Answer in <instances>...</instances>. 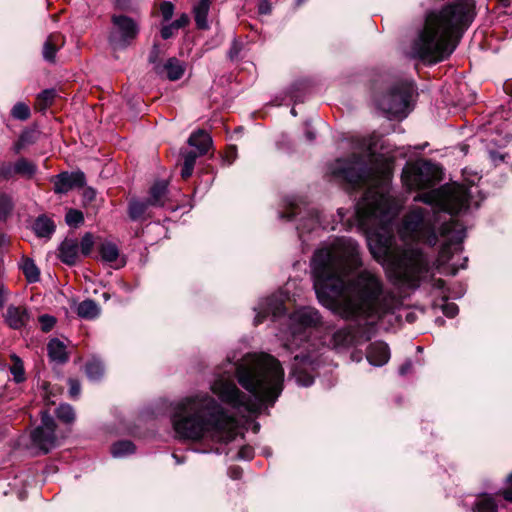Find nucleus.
<instances>
[{
  "label": "nucleus",
  "instance_id": "nucleus-50",
  "mask_svg": "<svg viewBox=\"0 0 512 512\" xmlns=\"http://www.w3.org/2000/svg\"><path fill=\"white\" fill-rule=\"evenodd\" d=\"M160 54H161L160 46L157 43H154L150 50L149 56H148L149 62L151 64H153L154 66L157 64H161L159 62Z\"/></svg>",
  "mask_w": 512,
  "mask_h": 512
},
{
  "label": "nucleus",
  "instance_id": "nucleus-32",
  "mask_svg": "<svg viewBox=\"0 0 512 512\" xmlns=\"http://www.w3.org/2000/svg\"><path fill=\"white\" fill-rule=\"evenodd\" d=\"M183 165L181 168V176L183 179L189 178L194 170L196 159L201 156L196 151H184L182 152Z\"/></svg>",
  "mask_w": 512,
  "mask_h": 512
},
{
  "label": "nucleus",
  "instance_id": "nucleus-7",
  "mask_svg": "<svg viewBox=\"0 0 512 512\" xmlns=\"http://www.w3.org/2000/svg\"><path fill=\"white\" fill-rule=\"evenodd\" d=\"M322 321L319 311L313 307H301L287 318V330L283 332V346L287 350L304 347L308 350L309 337L312 329L317 328Z\"/></svg>",
  "mask_w": 512,
  "mask_h": 512
},
{
  "label": "nucleus",
  "instance_id": "nucleus-35",
  "mask_svg": "<svg viewBox=\"0 0 512 512\" xmlns=\"http://www.w3.org/2000/svg\"><path fill=\"white\" fill-rule=\"evenodd\" d=\"M21 269L29 283H35L40 278V271L34 261L30 258L23 259Z\"/></svg>",
  "mask_w": 512,
  "mask_h": 512
},
{
  "label": "nucleus",
  "instance_id": "nucleus-5",
  "mask_svg": "<svg viewBox=\"0 0 512 512\" xmlns=\"http://www.w3.org/2000/svg\"><path fill=\"white\" fill-rule=\"evenodd\" d=\"M470 12V7L463 3H450L427 12L424 25L411 44L409 57L430 64L448 59L472 21Z\"/></svg>",
  "mask_w": 512,
  "mask_h": 512
},
{
  "label": "nucleus",
  "instance_id": "nucleus-23",
  "mask_svg": "<svg viewBox=\"0 0 512 512\" xmlns=\"http://www.w3.org/2000/svg\"><path fill=\"white\" fill-rule=\"evenodd\" d=\"M212 0H199L193 7V16L196 27L201 30L209 28L208 14Z\"/></svg>",
  "mask_w": 512,
  "mask_h": 512
},
{
  "label": "nucleus",
  "instance_id": "nucleus-34",
  "mask_svg": "<svg viewBox=\"0 0 512 512\" xmlns=\"http://www.w3.org/2000/svg\"><path fill=\"white\" fill-rule=\"evenodd\" d=\"M85 372L89 380L98 381L104 375V365L98 359H92L85 365Z\"/></svg>",
  "mask_w": 512,
  "mask_h": 512
},
{
  "label": "nucleus",
  "instance_id": "nucleus-10",
  "mask_svg": "<svg viewBox=\"0 0 512 512\" xmlns=\"http://www.w3.org/2000/svg\"><path fill=\"white\" fill-rule=\"evenodd\" d=\"M285 205L287 211L280 212L279 218L291 221L301 216L296 226L299 238L302 237L304 232H312L321 226L319 212L313 208H308L305 203L296 197H287L285 199Z\"/></svg>",
  "mask_w": 512,
  "mask_h": 512
},
{
  "label": "nucleus",
  "instance_id": "nucleus-4",
  "mask_svg": "<svg viewBox=\"0 0 512 512\" xmlns=\"http://www.w3.org/2000/svg\"><path fill=\"white\" fill-rule=\"evenodd\" d=\"M235 372L238 383L250 396L226 378L216 379L211 390L221 402L239 412L260 413L265 405H274L282 393L284 370L279 360L269 354L249 356L243 363L235 364Z\"/></svg>",
  "mask_w": 512,
  "mask_h": 512
},
{
  "label": "nucleus",
  "instance_id": "nucleus-38",
  "mask_svg": "<svg viewBox=\"0 0 512 512\" xmlns=\"http://www.w3.org/2000/svg\"><path fill=\"white\" fill-rule=\"evenodd\" d=\"M57 418L67 424L72 423L75 420V412L71 405L69 404H61L56 409Z\"/></svg>",
  "mask_w": 512,
  "mask_h": 512
},
{
  "label": "nucleus",
  "instance_id": "nucleus-31",
  "mask_svg": "<svg viewBox=\"0 0 512 512\" xmlns=\"http://www.w3.org/2000/svg\"><path fill=\"white\" fill-rule=\"evenodd\" d=\"M14 171L16 175L32 178L37 172V166L26 158H19L14 163Z\"/></svg>",
  "mask_w": 512,
  "mask_h": 512
},
{
  "label": "nucleus",
  "instance_id": "nucleus-44",
  "mask_svg": "<svg viewBox=\"0 0 512 512\" xmlns=\"http://www.w3.org/2000/svg\"><path fill=\"white\" fill-rule=\"evenodd\" d=\"M242 47H243L242 43L239 40H237L236 38H234L231 43V46L227 52L228 58L231 61L238 60V58L240 56V52L242 50Z\"/></svg>",
  "mask_w": 512,
  "mask_h": 512
},
{
  "label": "nucleus",
  "instance_id": "nucleus-41",
  "mask_svg": "<svg viewBox=\"0 0 512 512\" xmlns=\"http://www.w3.org/2000/svg\"><path fill=\"white\" fill-rule=\"evenodd\" d=\"M11 198L6 194H0V220L4 221L12 211Z\"/></svg>",
  "mask_w": 512,
  "mask_h": 512
},
{
  "label": "nucleus",
  "instance_id": "nucleus-64",
  "mask_svg": "<svg viewBox=\"0 0 512 512\" xmlns=\"http://www.w3.org/2000/svg\"><path fill=\"white\" fill-rule=\"evenodd\" d=\"M351 359H352L353 361H355V362H359V361H361L362 357H361V355H360V353H359V352H353V353L351 354Z\"/></svg>",
  "mask_w": 512,
  "mask_h": 512
},
{
  "label": "nucleus",
  "instance_id": "nucleus-29",
  "mask_svg": "<svg viewBox=\"0 0 512 512\" xmlns=\"http://www.w3.org/2000/svg\"><path fill=\"white\" fill-rule=\"evenodd\" d=\"M98 252L104 262H114L119 257V249L117 245L110 241L102 242L98 246Z\"/></svg>",
  "mask_w": 512,
  "mask_h": 512
},
{
  "label": "nucleus",
  "instance_id": "nucleus-57",
  "mask_svg": "<svg viewBox=\"0 0 512 512\" xmlns=\"http://www.w3.org/2000/svg\"><path fill=\"white\" fill-rule=\"evenodd\" d=\"M84 200L92 202L96 198V190L92 187H87L83 192Z\"/></svg>",
  "mask_w": 512,
  "mask_h": 512
},
{
  "label": "nucleus",
  "instance_id": "nucleus-53",
  "mask_svg": "<svg viewBox=\"0 0 512 512\" xmlns=\"http://www.w3.org/2000/svg\"><path fill=\"white\" fill-rule=\"evenodd\" d=\"M190 22V18L186 13H182L176 20H174L173 26L176 27V29H181L186 27Z\"/></svg>",
  "mask_w": 512,
  "mask_h": 512
},
{
  "label": "nucleus",
  "instance_id": "nucleus-21",
  "mask_svg": "<svg viewBox=\"0 0 512 512\" xmlns=\"http://www.w3.org/2000/svg\"><path fill=\"white\" fill-rule=\"evenodd\" d=\"M168 199V182L156 181L149 189V197L146 199L152 207H163Z\"/></svg>",
  "mask_w": 512,
  "mask_h": 512
},
{
  "label": "nucleus",
  "instance_id": "nucleus-51",
  "mask_svg": "<svg viewBox=\"0 0 512 512\" xmlns=\"http://www.w3.org/2000/svg\"><path fill=\"white\" fill-rule=\"evenodd\" d=\"M237 457L241 460H251L254 457V449L251 446H242Z\"/></svg>",
  "mask_w": 512,
  "mask_h": 512
},
{
  "label": "nucleus",
  "instance_id": "nucleus-14",
  "mask_svg": "<svg viewBox=\"0 0 512 512\" xmlns=\"http://www.w3.org/2000/svg\"><path fill=\"white\" fill-rule=\"evenodd\" d=\"M317 357L314 354H301L294 357L291 376L299 386L308 387L314 382Z\"/></svg>",
  "mask_w": 512,
  "mask_h": 512
},
{
  "label": "nucleus",
  "instance_id": "nucleus-59",
  "mask_svg": "<svg viewBox=\"0 0 512 512\" xmlns=\"http://www.w3.org/2000/svg\"><path fill=\"white\" fill-rule=\"evenodd\" d=\"M433 288L434 289H437V290H440L443 294H445V281L438 278V279H433Z\"/></svg>",
  "mask_w": 512,
  "mask_h": 512
},
{
  "label": "nucleus",
  "instance_id": "nucleus-9",
  "mask_svg": "<svg viewBox=\"0 0 512 512\" xmlns=\"http://www.w3.org/2000/svg\"><path fill=\"white\" fill-rule=\"evenodd\" d=\"M329 171L332 176L346 182L353 189L368 184L374 177L373 169L363 156L357 154L347 159L335 160Z\"/></svg>",
  "mask_w": 512,
  "mask_h": 512
},
{
  "label": "nucleus",
  "instance_id": "nucleus-60",
  "mask_svg": "<svg viewBox=\"0 0 512 512\" xmlns=\"http://www.w3.org/2000/svg\"><path fill=\"white\" fill-rule=\"evenodd\" d=\"M229 475L232 479H240L242 476V470L238 467H233L229 469Z\"/></svg>",
  "mask_w": 512,
  "mask_h": 512
},
{
  "label": "nucleus",
  "instance_id": "nucleus-2",
  "mask_svg": "<svg viewBox=\"0 0 512 512\" xmlns=\"http://www.w3.org/2000/svg\"><path fill=\"white\" fill-rule=\"evenodd\" d=\"M477 188L463 185H444L437 189L418 194L414 201H420L428 207L412 206L403 215L398 234L404 242H422L431 247L441 240L438 254V266L449 262L455 253L463 250L466 237L465 227L453 220L452 216L479 207L474 200Z\"/></svg>",
  "mask_w": 512,
  "mask_h": 512
},
{
  "label": "nucleus",
  "instance_id": "nucleus-17",
  "mask_svg": "<svg viewBox=\"0 0 512 512\" xmlns=\"http://www.w3.org/2000/svg\"><path fill=\"white\" fill-rule=\"evenodd\" d=\"M185 69V64L176 57L169 58L164 64L154 66V71L157 75L170 81H177L182 78Z\"/></svg>",
  "mask_w": 512,
  "mask_h": 512
},
{
  "label": "nucleus",
  "instance_id": "nucleus-47",
  "mask_svg": "<svg viewBox=\"0 0 512 512\" xmlns=\"http://www.w3.org/2000/svg\"><path fill=\"white\" fill-rule=\"evenodd\" d=\"M36 134L32 130H25L19 136V141L26 147L36 142Z\"/></svg>",
  "mask_w": 512,
  "mask_h": 512
},
{
  "label": "nucleus",
  "instance_id": "nucleus-12",
  "mask_svg": "<svg viewBox=\"0 0 512 512\" xmlns=\"http://www.w3.org/2000/svg\"><path fill=\"white\" fill-rule=\"evenodd\" d=\"M111 23L109 42L117 49H125L130 46L140 32L138 23L124 14L112 15Z\"/></svg>",
  "mask_w": 512,
  "mask_h": 512
},
{
  "label": "nucleus",
  "instance_id": "nucleus-56",
  "mask_svg": "<svg viewBox=\"0 0 512 512\" xmlns=\"http://www.w3.org/2000/svg\"><path fill=\"white\" fill-rule=\"evenodd\" d=\"M507 482L510 484V487L503 490L502 496L506 501L512 502V473L508 475Z\"/></svg>",
  "mask_w": 512,
  "mask_h": 512
},
{
  "label": "nucleus",
  "instance_id": "nucleus-26",
  "mask_svg": "<svg viewBox=\"0 0 512 512\" xmlns=\"http://www.w3.org/2000/svg\"><path fill=\"white\" fill-rule=\"evenodd\" d=\"M152 207L148 201L132 198L128 202V216L132 221H141L145 219L146 212Z\"/></svg>",
  "mask_w": 512,
  "mask_h": 512
},
{
  "label": "nucleus",
  "instance_id": "nucleus-43",
  "mask_svg": "<svg viewBox=\"0 0 512 512\" xmlns=\"http://www.w3.org/2000/svg\"><path fill=\"white\" fill-rule=\"evenodd\" d=\"M14 163L0 161V179L2 180H10L16 174L14 171Z\"/></svg>",
  "mask_w": 512,
  "mask_h": 512
},
{
  "label": "nucleus",
  "instance_id": "nucleus-18",
  "mask_svg": "<svg viewBox=\"0 0 512 512\" xmlns=\"http://www.w3.org/2000/svg\"><path fill=\"white\" fill-rule=\"evenodd\" d=\"M368 362L376 367L385 365L390 359L389 346L382 341L371 343L366 352Z\"/></svg>",
  "mask_w": 512,
  "mask_h": 512
},
{
  "label": "nucleus",
  "instance_id": "nucleus-6",
  "mask_svg": "<svg viewBox=\"0 0 512 512\" xmlns=\"http://www.w3.org/2000/svg\"><path fill=\"white\" fill-rule=\"evenodd\" d=\"M171 420L176 434L189 440H199L208 433H225V441L229 442L238 429L237 420L207 393L182 399Z\"/></svg>",
  "mask_w": 512,
  "mask_h": 512
},
{
  "label": "nucleus",
  "instance_id": "nucleus-61",
  "mask_svg": "<svg viewBox=\"0 0 512 512\" xmlns=\"http://www.w3.org/2000/svg\"><path fill=\"white\" fill-rule=\"evenodd\" d=\"M307 125V128L305 130V137L306 139L309 141V142H312L315 140L316 138V134L313 130H311L309 127H308V123L306 124Z\"/></svg>",
  "mask_w": 512,
  "mask_h": 512
},
{
  "label": "nucleus",
  "instance_id": "nucleus-27",
  "mask_svg": "<svg viewBox=\"0 0 512 512\" xmlns=\"http://www.w3.org/2000/svg\"><path fill=\"white\" fill-rule=\"evenodd\" d=\"M62 44L61 35L50 34L43 45V58L48 62H54L56 53Z\"/></svg>",
  "mask_w": 512,
  "mask_h": 512
},
{
  "label": "nucleus",
  "instance_id": "nucleus-8",
  "mask_svg": "<svg viewBox=\"0 0 512 512\" xmlns=\"http://www.w3.org/2000/svg\"><path fill=\"white\" fill-rule=\"evenodd\" d=\"M415 90L413 81H399L378 100L377 105L389 118H405L412 110L411 103Z\"/></svg>",
  "mask_w": 512,
  "mask_h": 512
},
{
  "label": "nucleus",
  "instance_id": "nucleus-49",
  "mask_svg": "<svg viewBox=\"0 0 512 512\" xmlns=\"http://www.w3.org/2000/svg\"><path fill=\"white\" fill-rule=\"evenodd\" d=\"M443 314L447 317L453 318L459 312V308L455 303L446 302L442 305Z\"/></svg>",
  "mask_w": 512,
  "mask_h": 512
},
{
  "label": "nucleus",
  "instance_id": "nucleus-16",
  "mask_svg": "<svg viewBox=\"0 0 512 512\" xmlns=\"http://www.w3.org/2000/svg\"><path fill=\"white\" fill-rule=\"evenodd\" d=\"M86 184V176L82 171L62 172L55 176L54 192L66 194L74 188H83Z\"/></svg>",
  "mask_w": 512,
  "mask_h": 512
},
{
  "label": "nucleus",
  "instance_id": "nucleus-40",
  "mask_svg": "<svg viewBox=\"0 0 512 512\" xmlns=\"http://www.w3.org/2000/svg\"><path fill=\"white\" fill-rule=\"evenodd\" d=\"M65 221L69 226L78 227L84 222V215L80 210L71 208L65 215Z\"/></svg>",
  "mask_w": 512,
  "mask_h": 512
},
{
  "label": "nucleus",
  "instance_id": "nucleus-36",
  "mask_svg": "<svg viewBox=\"0 0 512 512\" xmlns=\"http://www.w3.org/2000/svg\"><path fill=\"white\" fill-rule=\"evenodd\" d=\"M12 365L10 366V372L13 375V380L16 383H22L26 380L25 369L23 361L16 354L11 355Z\"/></svg>",
  "mask_w": 512,
  "mask_h": 512
},
{
  "label": "nucleus",
  "instance_id": "nucleus-37",
  "mask_svg": "<svg viewBox=\"0 0 512 512\" xmlns=\"http://www.w3.org/2000/svg\"><path fill=\"white\" fill-rule=\"evenodd\" d=\"M55 97L54 89L43 90L37 97V108L41 111L46 110L53 103Z\"/></svg>",
  "mask_w": 512,
  "mask_h": 512
},
{
  "label": "nucleus",
  "instance_id": "nucleus-42",
  "mask_svg": "<svg viewBox=\"0 0 512 512\" xmlns=\"http://www.w3.org/2000/svg\"><path fill=\"white\" fill-rule=\"evenodd\" d=\"M94 246V237L91 233L87 232L82 237L79 248L83 256H89Z\"/></svg>",
  "mask_w": 512,
  "mask_h": 512
},
{
  "label": "nucleus",
  "instance_id": "nucleus-19",
  "mask_svg": "<svg viewBox=\"0 0 512 512\" xmlns=\"http://www.w3.org/2000/svg\"><path fill=\"white\" fill-rule=\"evenodd\" d=\"M79 253V242L76 238H65L58 247V257L66 265L76 264Z\"/></svg>",
  "mask_w": 512,
  "mask_h": 512
},
{
  "label": "nucleus",
  "instance_id": "nucleus-1",
  "mask_svg": "<svg viewBox=\"0 0 512 512\" xmlns=\"http://www.w3.org/2000/svg\"><path fill=\"white\" fill-rule=\"evenodd\" d=\"M362 265L358 243L338 237L317 249L312 258L314 290L319 302L352 323L335 331L329 345L334 349L370 340L373 326L383 312L381 279L369 270L348 282L345 277Z\"/></svg>",
  "mask_w": 512,
  "mask_h": 512
},
{
  "label": "nucleus",
  "instance_id": "nucleus-48",
  "mask_svg": "<svg viewBox=\"0 0 512 512\" xmlns=\"http://www.w3.org/2000/svg\"><path fill=\"white\" fill-rule=\"evenodd\" d=\"M39 322L41 324V328L44 332H48L50 331L53 326L55 325V318L53 316H50V315H41L39 317Z\"/></svg>",
  "mask_w": 512,
  "mask_h": 512
},
{
  "label": "nucleus",
  "instance_id": "nucleus-46",
  "mask_svg": "<svg viewBox=\"0 0 512 512\" xmlns=\"http://www.w3.org/2000/svg\"><path fill=\"white\" fill-rule=\"evenodd\" d=\"M68 385H69V395L72 399H77L81 392V384L78 379L75 378H69L68 379Z\"/></svg>",
  "mask_w": 512,
  "mask_h": 512
},
{
  "label": "nucleus",
  "instance_id": "nucleus-3",
  "mask_svg": "<svg viewBox=\"0 0 512 512\" xmlns=\"http://www.w3.org/2000/svg\"><path fill=\"white\" fill-rule=\"evenodd\" d=\"M398 205L389 195L385 184L368 187L355 205L354 220L366 233L371 254L377 260L390 261L398 278L410 288H416L430 272V261L417 245H406L394 251L395 237L391 222Z\"/></svg>",
  "mask_w": 512,
  "mask_h": 512
},
{
  "label": "nucleus",
  "instance_id": "nucleus-58",
  "mask_svg": "<svg viewBox=\"0 0 512 512\" xmlns=\"http://www.w3.org/2000/svg\"><path fill=\"white\" fill-rule=\"evenodd\" d=\"M412 369V361L411 360H406L400 367H399V374L401 376H404L406 374H408Z\"/></svg>",
  "mask_w": 512,
  "mask_h": 512
},
{
  "label": "nucleus",
  "instance_id": "nucleus-11",
  "mask_svg": "<svg viewBox=\"0 0 512 512\" xmlns=\"http://www.w3.org/2000/svg\"><path fill=\"white\" fill-rule=\"evenodd\" d=\"M438 166L423 160L407 164L402 171V181L409 189H427L438 180Z\"/></svg>",
  "mask_w": 512,
  "mask_h": 512
},
{
  "label": "nucleus",
  "instance_id": "nucleus-33",
  "mask_svg": "<svg viewBox=\"0 0 512 512\" xmlns=\"http://www.w3.org/2000/svg\"><path fill=\"white\" fill-rule=\"evenodd\" d=\"M135 445L130 440H120L115 442L111 447V454L115 458L125 457L135 452Z\"/></svg>",
  "mask_w": 512,
  "mask_h": 512
},
{
  "label": "nucleus",
  "instance_id": "nucleus-20",
  "mask_svg": "<svg viewBox=\"0 0 512 512\" xmlns=\"http://www.w3.org/2000/svg\"><path fill=\"white\" fill-rule=\"evenodd\" d=\"M5 323L12 329L24 327L29 320V313L25 307L10 305L4 315Z\"/></svg>",
  "mask_w": 512,
  "mask_h": 512
},
{
  "label": "nucleus",
  "instance_id": "nucleus-62",
  "mask_svg": "<svg viewBox=\"0 0 512 512\" xmlns=\"http://www.w3.org/2000/svg\"><path fill=\"white\" fill-rule=\"evenodd\" d=\"M25 146L19 141V139L14 143L12 149L15 154H19Z\"/></svg>",
  "mask_w": 512,
  "mask_h": 512
},
{
  "label": "nucleus",
  "instance_id": "nucleus-63",
  "mask_svg": "<svg viewBox=\"0 0 512 512\" xmlns=\"http://www.w3.org/2000/svg\"><path fill=\"white\" fill-rule=\"evenodd\" d=\"M504 91H505L508 95L512 96V82H506V83L504 84Z\"/></svg>",
  "mask_w": 512,
  "mask_h": 512
},
{
  "label": "nucleus",
  "instance_id": "nucleus-45",
  "mask_svg": "<svg viewBox=\"0 0 512 512\" xmlns=\"http://www.w3.org/2000/svg\"><path fill=\"white\" fill-rule=\"evenodd\" d=\"M174 4L170 1H164L160 5V12L164 21H169L174 14Z\"/></svg>",
  "mask_w": 512,
  "mask_h": 512
},
{
  "label": "nucleus",
  "instance_id": "nucleus-54",
  "mask_svg": "<svg viewBox=\"0 0 512 512\" xmlns=\"http://www.w3.org/2000/svg\"><path fill=\"white\" fill-rule=\"evenodd\" d=\"M177 30L173 23L165 25L161 28L160 34L164 40H168L174 35V31Z\"/></svg>",
  "mask_w": 512,
  "mask_h": 512
},
{
  "label": "nucleus",
  "instance_id": "nucleus-28",
  "mask_svg": "<svg viewBox=\"0 0 512 512\" xmlns=\"http://www.w3.org/2000/svg\"><path fill=\"white\" fill-rule=\"evenodd\" d=\"M100 309L98 304L91 299H87L79 303L77 307V314L83 319L92 320L98 317Z\"/></svg>",
  "mask_w": 512,
  "mask_h": 512
},
{
  "label": "nucleus",
  "instance_id": "nucleus-25",
  "mask_svg": "<svg viewBox=\"0 0 512 512\" xmlns=\"http://www.w3.org/2000/svg\"><path fill=\"white\" fill-rule=\"evenodd\" d=\"M55 229L56 226L54 222L46 215L38 216L33 223V230L40 238L50 239Z\"/></svg>",
  "mask_w": 512,
  "mask_h": 512
},
{
  "label": "nucleus",
  "instance_id": "nucleus-22",
  "mask_svg": "<svg viewBox=\"0 0 512 512\" xmlns=\"http://www.w3.org/2000/svg\"><path fill=\"white\" fill-rule=\"evenodd\" d=\"M187 142L189 146L194 147L196 152L200 155H205L213 144L212 137L203 129H198L193 132Z\"/></svg>",
  "mask_w": 512,
  "mask_h": 512
},
{
  "label": "nucleus",
  "instance_id": "nucleus-39",
  "mask_svg": "<svg viewBox=\"0 0 512 512\" xmlns=\"http://www.w3.org/2000/svg\"><path fill=\"white\" fill-rule=\"evenodd\" d=\"M30 114V108L23 102L16 103L11 110V116L21 121L27 120Z\"/></svg>",
  "mask_w": 512,
  "mask_h": 512
},
{
  "label": "nucleus",
  "instance_id": "nucleus-13",
  "mask_svg": "<svg viewBox=\"0 0 512 512\" xmlns=\"http://www.w3.org/2000/svg\"><path fill=\"white\" fill-rule=\"evenodd\" d=\"M55 429L54 418L47 411L42 412L41 424L33 430L31 439L45 454L56 446Z\"/></svg>",
  "mask_w": 512,
  "mask_h": 512
},
{
  "label": "nucleus",
  "instance_id": "nucleus-24",
  "mask_svg": "<svg viewBox=\"0 0 512 512\" xmlns=\"http://www.w3.org/2000/svg\"><path fill=\"white\" fill-rule=\"evenodd\" d=\"M47 351L50 360L58 364H64L69 359L65 344L58 338H53L48 342Z\"/></svg>",
  "mask_w": 512,
  "mask_h": 512
},
{
  "label": "nucleus",
  "instance_id": "nucleus-55",
  "mask_svg": "<svg viewBox=\"0 0 512 512\" xmlns=\"http://www.w3.org/2000/svg\"><path fill=\"white\" fill-rule=\"evenodd\" d=\"M489 156L494 165H499L505 161L507 154H502L498 151H490Z\"/></svg>",
  "mask_w": 512,
  "mask_h": 512
},
{
  "label": "nucleus",
  "instance_id": "nucleus-15",
  "mask_svg": "<svg viewBox=\"0 0 512 512\" xmlns=\"http://www.w3.org/2000/svg\"><path fill=\"white\" fill-rule=\"evenodd\" d=\"M254 311L256 312L254 325L257 326L268 316H271L272 320L276 321L285 314L286 308L279 297L272 295L261 300L258 306L254 308Z\"/></svg>",
  "mask_w": 512,
  "mask_h": 512
},
{
  "label": "nucleus",
  "instance_id": "nucleus-30",
  "mask_svg": "<svg viewBox=\"0 0 512 512\" xmlns=\"http://www.w3.org/2000/svg\"><path fill=\"white\" fill-rule=\"evenodd\" d=\"M473 510L474 512H497L498 505L493 496L483 494L477 498Z\"/></svg>",
  "mask_w": 512,
  "mask_h": 512
},
{
  "label": "nucleus",
  "instance_id": "nucleus-52",
  "mask_svg": "<svg viewBox=\"0 0 512 512\" xmlns=\"http://www.w3.org/2000/svg\"><path fill=\"white\" fill-rule=\"evenodd\" d=\"M258 13L261 15H269L272 12V4L270 0H258Z\"/></svg>",
  "mask_w": 512,
  "mask_h": 512
}]
</instances>
